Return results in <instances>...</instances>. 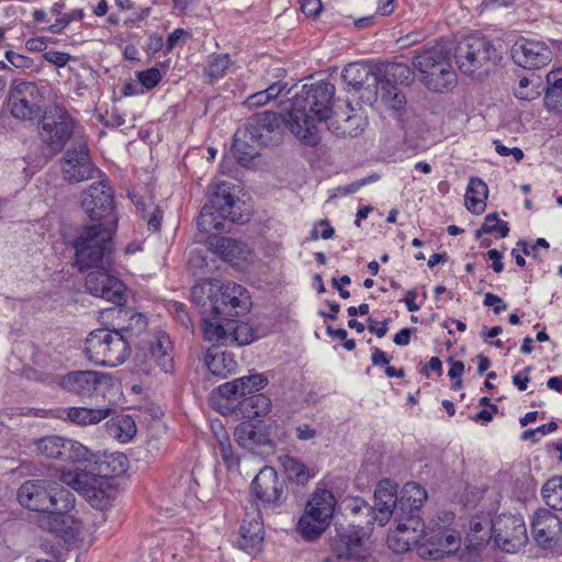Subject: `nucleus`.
<instances>
[{"label": "nucleus", "mask_w": 562, "mask_h": 562, "mask_svg": "<svg viewBox=\"0 0 562 562\" xmlns=\"http://www.w3.org/2000/svg\"><path fill=\"white\" fill-rule=\"evenodd\" d=\"M371 510L373 513V520L378 521L380 526L387 524L393 515L396 516V512H401L398 505L376 501H374V508Z\"/></svg>", "instance_id": "52"}, {"label": "nucleus", "mask_w": 562, "mask_h": 562, "mask_svg": "<svg viewBox=\"0 0 562 562\" xmlns=\"http://www.w3.org/2000/svg\"><path fill=\"white\" fill-rule=\"evenodd\" d=\"M202 331L213 345L245 346L256 338L255 329L245 322L201 307Z\"/></svg>", "instance_id": "5"}, {"label": "nucleus", "mask_w": 562, "mask_h": 562, "mask_svg": "<svg viewBox=\"0 0 562 562\" xmlns=\"http://www.w3.org/2000/svg\"><path fill=\"white\" fill-rule=\"evenodd\" d=\"M335 86L325 80L305 83L288 106V128L307 146L319 142L316 122L327 121L333 114Z\"/></svg>", "instance_id": "1"}, {"label": "nucleus", "mask_w": 562, "mask_h": 562, "mask_svg": "<svg viewBox=\"0 0 562 562\" xmlns=\"http://www.w3.org/2000/svg\"><path fill=\"white\" fill-rule=\"evenodd\" d=\"M547 79L546 102L548 106L558 108L562 105V70L549 72Z\"/></svg>", "instance_id": "44"}, {"label": "nucleus", "mask_w": 562, "mask_h": 562, "mask_svg": "<svg viewBox=\"0 0 562 562\" xmlns=\"http://www.w3.org/2000/svg\"><path fill=\"white\" fill-rule=\"evenodd\" d=\"M109 434L121 442L130 441L136 434L134 419L128 415L112 417L106 423Z\"/></svg>", "instance_id": "38"}, {"label": "nucleus", "mask_w": 562, "mask_h": 562, "mask_svg": "<svg viewBox=\"0 0 562 562\" xmlns=\"http://www.w3.org/2000/svg\"><path fill=\"white\" fill-rule=\"evenodd\" d=\"M238 409L244 418L254 419L263 417L268 415L271 409V400L262 393L249 395L239 402Z\"/></svg>", "instance_id": "35"}, {"label": "nucleus", "mask_w": 562, "mask_h": 562, "mask_svg": "<svg viewBox=\"0 0 562 562\" xmlns=\"http://www.w3.org/2000/svg\"><path fill=\"white\" fill-rule=\"evenodd\" d=\"M483 305L492 306L493 312L496 315L501 314L503 311H505L507 308V304L504 302V300L502 297H499L498 295L493 294L491 292L485 293L484 300H483Z\"/></svg>", "instance_id": "60"}, {"label": "nucleus", "mask_w": 562, "mask_h": 562, "mask_svg": "<svg viewBox=\"0 0 562 562\" xmlns=\"http://www.w3.org/2000/svg\"><path fill=\"white\" fill-rule=\"evenodd\" d=\"M437 64L428 72L424 74V85L435 92L448 90L456 81L449 53L445 49Z\"/></svg>", "instance_id": "28"}, {"label": "nucleus", "mask_w": 562, "mask_h": 562, "mask_svg": "<svg viewBox=\"0 0 562 562\" xmlns=\"http://www.w3.org/2000/svg\"><path fill=\"white\" fill-rule=\"evenodd\" d=\"M85 16L82 9H75L70 12L65 13L61 18L57 19L55 23H53L48 31L54 34L61 33L72 21H80Z\"/></svg>", "instance_id": "53"}, {"label": "nucleus", "mask_w": 562, "mask_h": 562, "mask_svg": "<svg viewBox=\"0 0 562 562\" xmlns=\"http://www.w3.org/2000/svg\"><path fill=\"white\" fill-rule=\"evenodd\" d=\"M241 202L231 192L228 183L215 186L207 203L203 205L198 217V228L203 233L226 229V221L231 223H244L248 220L241 211Z\"/></svg>", "instance_id": "4"}, {"label": "nucleus", "mask_w": 562, "mask_h": 562, "mask_svg": "<svg viewBox=\"0 0 562 562\" xmlns=\"http://www.w3.org/2000/svg\"><path fill=\"white\" fill-rule=\"evenodd\" d=\"M238 380H243V384L250 383L251 389H254L256 392L265 389L268 384V379L262 373L241 376Z\"/></svg>", "instance_id": "62"}, {"label": "nucleus", "mask_w": 562, "mask_h": 562, "mask_svg": "<svg viewBox=\"0 0 562 562\" xmlns=\"http://www.w3.org/2000/svg\"><path fill=\"white\" fill-rule=\"evenodd\" d=\"M57 495V484L49 480H29L18 490V501L23 507L54 516L68 509V504L58 506Z\"/></svg>", "instance_id": "10"}, {"label": "nucleus", "mask_w": 562, "mask_h": 562, "mask_svg": "<svg viewBox=\"0 0 562 562\" xmlns=\"http://www.w3.org/2000/svg\"><path fill=\"white\" fill-rule=\"evenodd\" d=\"M138 81L146 89L155 88L161 81V72L158 68L153 67L137 74Z\"/></svg>", "instance_id": "54"}, {"label": "nucleus", "mask_w": 562, "mask_h": 562, "mask_svg": "<svg viewBox=\"0 0 562 562\" xmlns=\"http://www.w3.org/2000/svg\"><path fill=\"white\" fill-rule=\"evenodd\" d=\"M491 533L496 546L505 552H517L527 541V529L521 517L499 515L491 521Z\"/></svg>", "instance_id": "17"}, {"label": "nucleus", "mask_w": 562, "mask_h": 562, "mask_svg": "<svg viewBox=\"0 0 562 562\" xmlns=\"http://www.w3.org/2000/svg\"><path fill=\"white\" fill-rule=\"evenodd\" d=\"M259 144L250 140L244 127L238 128L233 138V154L238 164L246 166L259 155Z\"/></svg>", "instance_id": "30"}, {"label": "nucleus", "mask_w": 562, "mask_h": 562, "mask_svg": "<svg viewBox=\"0 0 562 562\" xmlns=\"http://www.w3.org/2000/svg\"><path fill=\"white\" fill-rule=\"evenodd\" d=\"M341 78L348 87L359 90L364 86H371L376 81L378 76L370 67L361 64H349L341 72Z\"/></svg>", "instance_id": "32"}, {"label": "nucleus", "mask_w": 562, "mask_h": 562, "mask_svg": "<svg viewBox=\"0 0 562 562\" xmlns=\"http://www.w3.org/2000/svg\"><path fill=\"white\" fill-rule=\"evenodd\" d=\"M5 58L16 68H29L32 65V60L29 57L11 50L5 53Z\"/></svg>", "instance_id": "64"}, {"label": "nucleus", "mask_w": 562, "mask_h": 562, "mask_svg": "<svg viewBox=\"0 0 562 562\" xmlns=\"http://www.w3.org/2000/svg\"><path fill=\"white\" fill-rule=\"evenodd\" d=\"M170 345L169 338L162 334L157 337L150 350L154 361L164 372H169L173 368V359L169 352Z\"/></svg>", "instance_id": "39"}, {"label": "nucleus", "mask_w": 562, "mask_h": 562, "mask_svg": "<svg viewBox=\"0 0 562 562\" xmlns=\"http://www.w3.org/2000/svg\"><path fill=\"white\" fill-rule=\"evenodd\" d=\"M113 413L112 408H88V407H71L67 412V417L70 422L79 426L94 425L108 418Z\"/></svg>", "instance_id": "37"}, {"label": "nucleus", "mask_w": 562, "mask_h": 562, "mask_svg": "<svg viewBox=\"0 0 562 562\" xmlns=\"http://www.w3.org/2000/svg\"><path fill=\"white\" fill-rule=\"evenodd\" d=\"M37 451L50 459L72 463L91 461L92 452L82 443L60 436H47L36 441Z\"/></svg>", "instance_id": "19"}, {"label": "nucleus", "mask_w": 562, "mask_h": 562, "mask_svg": "<svg viewBox=\"0 0 562 562\" xmlns=\"http://www.w3.org/2000/svg\"><path fill=\"white\" fill-rule=\"evenodd\" d=\"M130 314V323L126 327H123L121 330L122 333H132L137 334L143 331L147 326V321L145 315L140 313H130L125 312V315Z\"/></svg>", "instance_id": "56"}, {"label": "nucleus", "mask_w": 562, "mask_h": 562, "mask_svg": "<svg viewBox=\"0 0 562 562\" xmlns=\"http://www.w3.org/2000/svg\"><path fill=\"white\" fill-rule=\"evenodd\" d=\"M322 9L321 0H304L301 4V10L307 18H316Z\"/></svg>", "instance_id": "63"}, {"label": "nucleus", "mask_w": 562, "mask_h": 562, "mask_svg": "<svg viewBox=\"0 0 562 562\" xmlns=\"http://www.w3.org/2000/svg\"><path fill=\"white\" fill-rule=\"evenodd\" d=\"M531 535L541 548L553 549L561 539V519L549 509H538L531 520Z\"/></svg>", "instance_id": "23"}, {"label": "nucleus", "mask_w": 562, "mask_h": 562, "mask_svg": "<svg viewBox=\"0 0 562 562\" xmlns=\"http://www.w3.org/2000/svg\"><path fill=\"white\" fill-rule=\"evenodd\" d=\"M454 58L462 72L473 75L487 63L495 64L501 54L487 38L469 36L457 45Z\"/></svg>", "instance_id": "11"}, {"label": "nucleus", "mask_w": 562, "mask_h": 562, "mask_svg": "<svg viewBox=\"0 0 562 562\" xmlns=\"http://www.w3.org/2000/svg\"><path fill=\"white\" fill-rule=\"evenodd\" d=\"M288 108L285 113L265 111L251 116L244 125L250 140L259 146H277L283 138V125L288 127Z\"/></svg>", "instance_id": "14"}, {"label": "nucleus", "mask_w": 562, "mask_h": 562, "mask_svg": "<svg viewBox=\"0 0 562 562\" xmlns=\"http://www.w3.org/2000/svg\"><path fill=\"white\" fill-rule=\"evenodd\" d=\"M232 60L228 54H215L210 56L207 66L204 68V75L212 81L223 78L231 67Z\"/></svg>", "instance_id": "46"}, {"label": "nucleus", "mask_w": 562, "mask_h": 562, "mask_svg": "<svg viewBox=\"0 0 562 562\" xmlns=\"http://www.w3.org/2000/svg\"><path fill=\"white\" fill-rule=\"evenodd\" d=\"M43 58L49 64H53L56 67L61 68L65 67L69 60L72 59V56L64 52L48 50L44 53Z\"/></svg>", "instance_id": "57"}, {"label": "nucleus", "mask_w": 562, "mask_h": 562, "mask_svg": "<svg viewBox=\"0 0 562 562\" xmlns=\"http://www.w3.org/2000/svg\"><path fill=\"white\" fill-rule=\"evenodd\" d=\"M426 499V490L415 482H408L402 490L398 499V509L403 512V514H406V510H411V513L420 512Z\"/></svg>", "instance_id": "34"}, {"label": "nucleus", "mask_w": 562, "mask_h": 562, "mask_svg": "<svg viewBox=\"0 0 562 562\" xmlns=\"http://www.w3.org/2000/svg\"><path fill=\"white\" fill-rule=\"evenodd\" d=\"M81 205L91 221L115 226L114 191L106 179L92 183L82 192Z\"/></svg>", "instance_id": "12"}, {"label": "nucleus", "mask_w": 562, "mask_h": 562, "mask_svg": "<svg viewBox=\"0 0 562 562\" xmlns=\"http://www.w3.org/2000/svg\"><path fill=\"white\" fill-rule=\"evenodd\" d=\"M285 483L271 467H263L251 482L252 495L263 504L278 506L284 494Z\"/></svg>", "instance_id": "24"}, {"label": "nucleus", "mask_w": 562, "mask_h": 562, "mask_svg": "<svg viewBox=\"0 0 562 562\" xmlns=\"http://www.w3.org/2000/svg\"><path fill=\"white\" fill-rule=\"evenodd\" d=\"M191 297L200 307L234 318L247 314L251 307L250 295L243 285L221 283L217 279H205L193 285Z\"/></svg>", "instance_id": "2"}, {"label": "nucleus", "mask_w": 562, "mask_h": 562, "mask_svg": "<svg viewBox=\"0 0 562 562\" xmlns=\"http://www.w3.org/2000/svg\"><path fill=\"white\" fill-rule=\"evenodd\" d=\"M205 366L213 375L224 379L236 370L237 362L231 352L209 350Z\"/></svg>", "instance_id": "33"}, {"label": "nucleus", "mask_w": 562, "mask_h": 562, "mask_svg": "<svg viewBox=\"0 0 562 562\" xmlns=\"http://www.w3.org/2000/svg\"><path fill=\"white\" fill-rule=\"evenodd\" d=\"M335 229L329 225L327 221H319L313 228L311 233L312 239H318L319 237L323 239H329L334 236Z\"/></svg>", "instance_id": "59"}, {"label": "nucleus", "mask_w": 562, "mask_h": 562, "mask_svg": "<svg viewBox=\"0 0 562 562\" xmlns=\"http://www.w3.org/2000/svg\"><path fill=\"white\" fill-rule=\"evenodd\" d=\"M43 94L38 86L30 81L16 82L9 94L11 114L19 120L33 121L41 111Z\"/></svg>", "instance_id": "18"}, {"label": "nucleus", "mask_w": 562, "mask_h": 562, "mask_svg": "<svg viewBox=\"0 0 562 562\" xmlns=\"http://www.w3.org/2000/svg\"><path fill=\"white\" fill-rule=\"evenodd\" d=\"M85 280L86 290L93 296L101 297L117 306L126 302V286L116 277L108 273L105 266L91 268Z\"/></svg>", "instance_id": "20"}, {"label": "nucleus", "mask_w": 562, "mask_h": 562, "mask_svg": "<svg viewBox=\"0 0 562 562\" xmlns=\"http://www.w3.org/2000/svg\"><path fill=\"white\" fill-rule=\"evenodd\" d=\"M40 137L53 151H61L66 143L85 137L82 127L64 106L53 104L46 108L40 122Z\"/></svg>", "instance_id": "7"}, {"label": "nucleus", "mask_w": 562, "mask_h": 562, "mask_svg": "<svg viewBox=\"0 0 562 562\" xmlns=\"http://www.w3.org/2000/svg\"><path fill=\"white\" fill-rule=\"evenodd\" d=\"M541 494L549 507L562 510V476L548 480L541 488Z\"/></svg>", "instance_id": "42"}, {"label": "nucleus", "mask_w": 562, "mask_h": 562, "mask_svg": "<svg viewBox=\"0 0 562 562\" xmlns=\"http://www.w3.org/2000/svg\"><path fill=\"white\" fill-rule=\"evenodd\" d=\"M494 145H495L496 153L503 157H507V156L512 155L517 162L524 158V153L518 147L509 148V147L503 145L499 140H495Z\"/></svg>", "instance_id": "61"}, {"label": "nucleus", "mask_w": 562, "mask_h": 562, "mask_svg": "<svg viewBox=\"0 0 562 562\" xmlns=\"http://www.w3.org/2000/svg\"><path fill=\"white\" fill-rule=\"evenodd\" d=\"M64 179L68 182H81L101 175L90 159L88 143L80 136L74 145L65 151L61 162Z\"/></svg>", "instance_id": "16"}, {"label": "nucleus", "mask_w": 562, "mask_h": 562, "mask_svg": "<svg viewBox=\"0 0 562 562\" xmlns=\"http://www.w3.org/2000/svg\"><path fill=\"white\" fill-rule=\"evenodd\" d=\"M136 207L140 212L142 217L147 221L148 229L157 232L160 228V222L162 218V211L159 206L150 203L148 206L144 202L136 201Z\"/></svg>", "instance_id": "50"}, {"label": "nucleus", "mask_w": 562, "mask_h": 562, "mask_svg": "<svg viewBox=\"0 0 562 562\" xmlns=\"http://www.w3.org/2000/svg\"><path fill=\"white\" fill-rule=\"evenodd\" d=\"M280 460L289 480L300 484H304L308 481L310 474L304 463L290 456H284Z\"/></svg>", "instance_id": "45"}, {"label": "nucleus", "mask_w": 562, "mask_h": 562, "mask_svg": "<svg viewBox=\"0 0 562 562\" xmlns=\"http://www.w3.org/2000/svg\"><path fill=\"white\" fill-rule=\"evenodd\" d=\"M460 546L461 538L457 531L439 529L437 532L423 536L417 553L424 560L437 561L456 553Z\"/></svg>", "instance_id": "21"}, {"label": "nucleus", "mask_w": 562, "mask_h": 562, "mask_svg": "<svg viewBox=\"0 0 562 562\" xmlns=\"http://www.w3.org/2000/svg\"><path fill=\"white\" fill-rule=\"evenodd\" d=\"M284 88L285 85L281 83L280 81L272 82L266 89L250 94L246 99L245 105L248 108L263 106L271 100L279 97Z\"/></svg>", "instance_id": "43"}, {"label": "nucleus", "mask_w": 562, "mask_h": 562, "mask_svg": "<svg viewBox=\"0 0 562 562\" xmlns=\"http://www.w3.org/2000/svg\"><path fill=\"white\" fill-rule=\"evenodd\" d=\"M395 519L397 520L396 529L400 532L412 530L414 533L420 532V535H425L424 522L420 520L419 512L411 513V510H406V514L396 512Z\"/></svg>", "instance_id": "47"}, {"label": "nucleus", "mask_w": 562, "mask_h": 562, "mask_svg": "<svg viewBox=\"0 0 562 562\" xmlns=\"http://www.w3.org/2000/svg\"><path fill=\"white\" fill-rule=\"evenodd\" d=\"M115 226L105 223L85 225L72 241L75 265L79 271L109 265L113 252Z\"/></svg>", "instance_id": "3"}, {"label": "nucleus", "mask_w": 562, "mask_h": 562, "mask_svg": "<svg viewBox=\"0 0 562 562\" xmlns=\"http://www.w3.org/2000/svg\"><path fill=\"white\" fill-rule=\"evenodd\" d=\"M373 86L379 88L381 99L386 105L391 102L392 97L398 90V88L389 78H376V81H374Z\"/></svg>", "instance_id": "55"}, {"label": "nucleus", "mask_w": 562, "mask_h": 562, "mask_svg": "<svg viewBox=\"0 0 562 562\" xmlns=\"http://www.w3.org/2000/svg\"><path fill=\"white\" fill-rule=\"evenodd\" d=\"M265 530L259 514L244 518L240 526L239 548L249 555H258L263 548Z\"/></svg>", "instance_id": "27"}, {"label": "nucleus", "mask_w": 562, "mask_h": 562, "mask_svg": "<svg viewBox=\"0 0 562 562\" xmlns=\"http://www.w3.org/2000/svg\"><path fill=\"white\" fill-rule=\"evenodd\" d=\"M189 32L183 29H176L172 33L169 34L166 41V53H170L175 47L180 44H184L187 37H189Z\"/></svg>", "instance_id": "58"}, {"label": "nucleus", "mask_w": 562, "mask_h": 562, "mask_svg": "<svg viewBox=\"0 0 562 562\" xmlns=\"http://www.w3.org/2000/svg\"><path fill=\"white\" fill-rule=\"evenodd\" d=\"M512 57L522 68L539 69L551 61L552 52L543 42L520 38L512 47Z\"/></svg>", "instance_id": "22"}, {"label": "nucleus", "mask_w": 562, "mask_h": 562, "mask_svg": "<svg viewBox=\"0 0 562 562\" xmlns=\"http://www.w3.org/2000/svg\"><path fill=\"white\" fill-rule=\"evenodd\" d=\"M238 446L254 454H266L273 451V441L269 432L252 424L241 423L234 431Z\"/></svg>", "instance_id": "25"}, {"label": "nucleus", "mask_w": 562, "mask_h": 562, "mask_svg": "<svg viewBox=\"0 0 562 562\" xmlns=\"http://www.w3.org/2000/svg\"><path fill=\"white\" fill-rule=\"evenodd\" d=\"M243 380L235 379L231 382L221 384L216 389V394L221 400L226 401L225 408H239V402L243 401L240 389H243Z\"/></svg>", "instance_id": "41"}, {"label": "nucleus", "mask_w": 562, "mask_h": 562, "mask_svg": "<svg viewBox=\"0 0 562 562\" xmlns=\"http://www.w3.org/2000/svg\"><path fill=\"white\" fill-rule=\"evenodd\" d=\"M367 532L360 526L349 525L337 529L331 540L329 562H375L366 542Z\"/></svg>", "instance_id": "9"}, {"label": "nucleus", "mask_w": 562, "mask_h": 562, "mask_svg": "<svg viewBox=\"0 0 562 562\" xmlns=\"http://www.w3.org/2000/svg\"><path fill=\"white\" fill-rule=\"evenodd\" d=\"M209 248L222 260L240 268L248 259L250 249L237 239L211 235L207 239Z\"/></svg>", "instance_id": "26"}, {"label": "nucleus", "mask_w": 562, "mask_h": 562, "mask_svg": "<svg viewBox=\"0 0 562 562\" xmlns=\"http://www.w3.org/2000/svg\"><path fill=\"white\" fill-rule=\"evenodd\" d=\"M443 46H435L430 48H425L420 52H416V55L413 59V66L420 74V80H424V74L428 72L431 67H434L443 53Z\"/></svg>", "instance_id": "40"}, {"label": "nucleus", "mask_w": 562, "mask_h": 562, "mask_svg": "<svg viewBox=\"0 0 562 562\" xmlns=\"http://www.w3.org/2000/svg\"><path fill=\"white\" fill-rule=\"evenodd\" d=\"M85 463L93 464L91 472L99 474L109 481V479L119 476L126 472L127 470V458L125 454L115 452L110 454H104L102 457H97L92 453L91 461H86Z\"/></svg>", "instance_id": "29"}, {"label": "nucleus", "mask_w": 562, "mask_h": 562, "mask_svg": "<svg viewBox=\"0 0 562 562\" xmlns=\"http://www.w3.org/2000/svg\"><path fill=\"white\" fill-rule=\"evenodd\" d=\"M61 483L80 493L92 507L102 508L109 501V481L91 471L61 470L59 474Z\"/></svg>", "instance_id": "13"}, {"label": "nucleus", "mask_w": 562, "mask_h": 562, "mask_svg": "<svg viewBox=\"0 0 562 562\" xmlns=\"http://www.w3.org/2000/svg\"><path fill=\"white\" fill-rule=\"evenodd\" d=\"M58 384L67 392L79 396L104 395L112 386V378L108 373L79 370L58 378Z\"/></svg>", "instance_id": "15"}, {"label": "nucleus", "mask_w": 562, "mask_h": 562, "mask_svg": "<svg viewBox=\"0 0 562 562\" xmlns=\"http://www.w3.org/2000/svg\"><path fill=\"white\" fill-rule=\"evenodd\" d=\"M487 186L479 178H471L465 193V206L475 214H480L485 210L487 198Z\"/></svg>", "instance_id": "36"}, {"label": "nucleus", "mask_w": 562, "mask_h": 562, "mask_svg": "<svg viewBox=\"0 0 562 562\" xmlns=\"http://www.w3.org/2000/svg\"><path fill=\"white\" fill-rule=\"evenodd\" d=\"M397 487L391 480H381L374 491V501L398 505Z\"/></svg>", "instance_id": "49"}, {"label": "nucleus", "mask_w": 562, "mask_h": 562, "mask_svg": "<svg viewBox=\"0 0 562 562\" xmlns=\"http://www.w3.org/2000/svg\"><path fill=\"white\" fill-rule=\"evenodd\" d=\"M509 227L507 222L498 218L496 213L488 214L481 228L476 231L475 237L480 238L482 234H498L501 238L508 235Z\"/></svg>", "instance_id": "48"}, {"label": "nucleus", "mask_w": 562, "mask_h": 562, "mask_svg": "<svg viewBox=\"0 0 562 562\" xmlns=\"http://www.w3.org/2000/svg\"><path fill=\"white\" fill-rule=\"evenodd\" d=\"M83 352L94 364L116 367L127 359L131 348L122 330L100 328L86 338Z\"/></svg>", "instance_id": "6"}, {"label": "nucleus", "mask_w": 562, "mask_h": 562, "mask_svg": "<svg viewBox=\"0 0 562 562\" xmlns=\"http://www.w3.org/2000/svg\"><path fill=\"white\" fill-rule=\"evenodd\" d=\"M212 428L216 440V453L221 456L227 470H237L239 467V457L233 451V447L226 429L222 424L213 425Z\"/></svg>", "instance_id": "31"}, {"label": "nucleus", "mask_w": 562, "mask_h": 562, "mask_svg": "<svg viewBox=\"0 0 562 562\" xmlns=\"http://www.w3.org/2000/svg\"><path fill=\"white\" fill-rule=\"evenodd\" d=\"M386 78L392 82L408 86L414 81V72L407 65L394 63L387 68Z\"/></svg>", "instance_id": "51"}, {"label": "nucleus", "mask_w": 562, "mask_h": 562, "mask_svg": "<svg viewBox=\"0 0 562 562\" xmlns=\"http://www.w3.org/2000/svg\"><path fill=\"white\" fill-rule=\"evenodd\" d=\"M336 506L334 494L326 488H317L308 499L304 514L297 522L303 538L313 540L325 531Z\"/></svg>", "instance_id": "8"}]
</instances>
